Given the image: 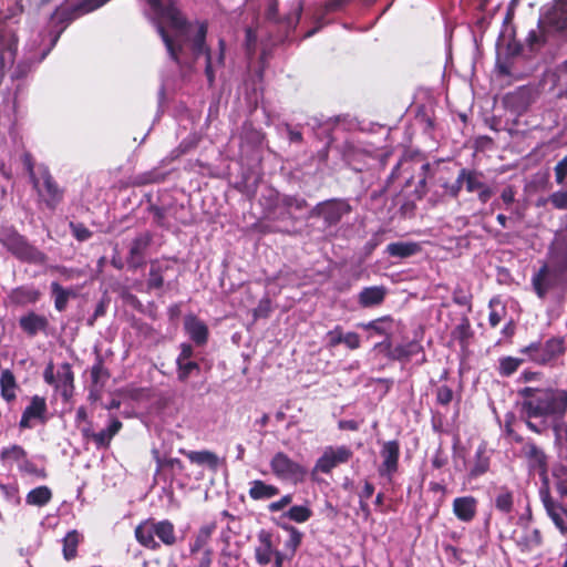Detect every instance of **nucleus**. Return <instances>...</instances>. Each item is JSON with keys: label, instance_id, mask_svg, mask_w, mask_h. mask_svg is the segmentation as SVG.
I'll list each match as a JSON object with an SVG mask.
<instances>
[{"label": "nucleus", "instance_id": "obj_1", "mask_svg": "<svg viewBox=\"0 0 567 567\" xmlns=\"http://www.w3.org/2000/svg\"><path fill=\"white\" fill-rule=\"evenodd\" d=\"M517 408L526 427L538 435L548 426L546 420L561 421L567 414V389L558 386H524L517 390Z\"/></svg>", "mask_w": 567, "mask_h": 567}, {"label": "nucleus", "instance_id": "obj_2", "mask_svg": "<svg viewBox=\"0 0 567 567\" xmlns=\"http://www.w3.org/2000/svg\"><path fill=\"white\" fill-rule=\"evenodd\" d=\"M153 13V20L169 58L182 65V53L184 44L177 42L167 31V28L174 30L181 35L188 33L192 22L181 9L178 0H145Z\"/></svg>", "mask_w": 567, "mask_h": 567}, {"label": "nucleus", "instance_id": "obj_3", "mask_svg": "<svg viewBox=\"0 0 567 567\" xmlns=\"http://www.w3.org/2000/svg\"><path fill=\"white\" fill-rule=\"evenodd\" d=\"M566 338L551 336L545 341H533L519 349L526 361L542 368L555 369L563 364L566 354Z\"/></svg>", "mask_w": 567, "mask_h": 567}, {"label": "nucleus", "instance_id": "obj_4", "mask_svg": "<svg viewBox=\"0 0 567 567\" xmlns=\"http://www.w3.org/2000/svg\"><path fill=\"white\" fill-rule=\"evenodd\" d=\"M0 244L19 261L42 265L47 255L32 245L14 226L0 225Z\"/></svg>", "mask_w": 567, "mask_h": 567}, {"label": "nucleus", "instance_id": "obj_5", "mask_svg": "<svg viewBox=\"0 0 567 567\" xmlns=\"http://www.w3.org/2000/svg\"><path fill=\"white\" fill-rule=\"evenodd\" d=\"M110 0H65L51 14V23L56 29L53 42L76 19L103 7Z\"/></svg>", "mask_w": 567, "mask_h": 567}, {"label": "nucleus", "instance_id": "obj_6", "mask_svg": "<svg viewBox=\"0 0 567 567\" xmlns=\"http://www.w3.org/2000/svg\"><path fill=\"white\" fill-rule=\"evenodd\" d=\"M538 496L547 516L555 527L564 534L567 528V496L554 492L550 482L540 484Z\"/></svg>", "mask_w": 567, "mask_h": 567}, {"label": "nucleus", "instance_id": "obj_7", "mask_svg": "<svg viewBox=\"0 0 567 567\" xmlns=\"http://www.w3.org/2000/svg\"><path fill=\"white\" fill-rule=\"evenodd\" d=\"M352 212V206L347 198H330L316 204L309 212V218H319L323 227H336L344 216Z\"/></svg>", "mask_w": 567, "mask_h": 567}, {"label": "nucleus", "instance_id": "obj_8", "mask_svg": "<svg viewBox=\"0 0 567 567\" xmlns=\"http://www.w3.org/2000/svg\"><path fill=\"white\" fill-rule=\"evenodd\" d=\"M530 284L535 295L544 300L550 291L567 287V274L543 264L532 276Z\"/></svg>", "mask_w": 567, "mask_h": 567}, {"label": "nucleus", "instance_id": "obj_9", "mask_svg": "<svg viewBox=\"0 0 567 567\" xmlns=\"http://www.w3.org/2000/svg\"><path fill=\"white\" fill-rule=\"evenodd\" d=\"M270 468L272 474L281 480L289 481L293 484L303 483L308 475V470L301 463L293 461L285 452H277L270 460Z\"/></svg>", "mask_w": 567, "mask_h": 567}, {"label": "nucleus", "instance_id": "obj_10", "mask_svg": "<svg viewBox=\"0 0 567 567\" xmlns=\"http://www.w3.org/2000/svg\"><path fill=\"white\" fill-rule=\"evenodd\" d=\"M375 348L383 349L386 358L392 361L406 363L416 355H421L420 360L417 361L419 365H422L427 361L424 347L422 346L421 341L416 339L405 343H400L394 348L392 347L391 340H383L382 342L377 343Z\"/></svg>", "mask_w": 567, "mask_h": 567}, {"label": "nucleus", "instance_id": "obj_11", "mask_svg": "<svg viewBox=\"0 0 567 567\" xmlns=\"http://www.w3.org/2000/svg\"><path fill=\"white\" fill-rule=\"evenodd\" d=\"M33 188L37 190L40 202L50 210H54L64 196V190L58 185L48 167L40 168L38 186H33Z\"/></svg>", "mask_w": 567, "mask_h": 567}, {"label": "nucleus", "instance_id": "obj_12", "mask_svg": "<svg viewBox=\"0 0 567 567\" xmlns=\"http://www.w3.org/2000/svg\"><path fill=\"white\" fill-rule=\"evenodd\" d=\"M522 454L526 461L529 474H538L540 484L550 482L548 476L549 457L544 449L534 441H527L522 447Z\"/></svg>", "mask_w": 567, "mask_h": 567}, {"label": "nucleus", "instance_id": "obj_13", "mask_svg": "<svg viewBox=\"0 0 567 567\" xmlns=\"http://www.w3.org/2000/svg\"><path fill=\"white\" fill-rule=\"evenodd\" d=\"M353 456L352 450L347 445L337 447L328 446L317 460L313 472L330 474L332 470L341 464L348 463Z\"/></svg>", "mask_w": 567, "mask_h": 567}, {"label": "nucleus", "instance_id": "obj_14", "mask_svg": "<svg viewBox=\"0 0 567 567\" xmlns=\"http://www.w3.org/2000/svg\"><path fill=\"white\" fill-rule=\"evenodd\" d=\"M482 178L483 173L475 169L462 168L458 172V183H461V188L464 185L467 193L476 192L478 200L482 204H486L494 195V190L491 186L485 184Z\"/></svg>", "mask_w": 567, "mask_h": 567}, {"label": "nucleus", "instance_id": "obj_15", "mask_svg": "<svg viewBox=\"0 0 567 567\" xmlns=\"http://www.w3.org/2000/svg\"><path fill=\"white\" fill-rule=\"evenodd\" d=\"M380 455L382 463L378 468V473L381 477H386L392 481L394 474L399 470L400 460V443L398 440L385 441L381 445Z\"/></svg>", "mask_w": 567, "mask_h": 567}, {"label": "nucleus", "instance_id": "obj_16", "mask_svg": "<svg viewBox=\"0 0 567 567\" xmlns=\"http://www.w3.org/2000/svg\"><path fill=\"white\" fill-rule=\"evenodd\" d=\"M303 4L302 2H298L292 12L288 13L284 17V19L279 18L278 2L277 0H272L266 10V19L268 21L281 24L285 29V37L288 38L291 32H293L300 21L302 13Z\"/></svg>", "mask_w": 567, "mask_h": 567}, {"label": "nucleus", "instance_id": "obj_17", "mask_svg": "<svg viewBox=\"0 0 567 567\" xmlns=\"http://www.w3.org/2000/svg\"><path fill=\"white\" fill-rule=\"evenodd\" d=\"M19 328L28 338L39 333L48 334L50 321L47 316L29 310L19 318Z\"/></svg>", "mask_w": 567, "mask_h": 567}, {"label": "nucleus", "instance_id": "obj_18", "mask_svg": "<svg viewBox=\"0 0 567 567\" xmlns=\"http://www.w3.org/2000/svg\"><path fill=\"white\" fill-rule=\"evenodd\" d=\"M533 102V92L527 86H519L513 92H508L503 97V104L506 110L519 116L524 114Z\"/></svg>", "mask_w": 567, "mask_h": 567}, {"label": "nucleus", "instance_id": "obj_19", "mask_svg": "<svg viewBox=\"0 0 567 567\" xmlns=\"http://www.w3.org/2000/svg\"><path fill=\"white\" fill-rule=\"evenodd\" d=\"M48 405L43 396L33 395L29 405L22 412L19 427L21 430L31 429V420H38L41 424L48 421Z\"/></svg>", "mask_w": 567, "mask_h": 567}, {"label": "nucleus", "instance_id": "obj_20", "mask_svg": "<svg viewBox=\"0 0 567 567\" xmlns=\"http://www.w3.org/2000/svg\"><path fill=\"white\" fill-rule=\"evenodd\" d=\"M258 545L255 548V559L260 566H267L272 561L277 546L275 535L267 529H260L257 534Z\"/></svg>", "mask_w": 567, "mask_h": 567}, {"label": "nucleus", "instance_id": "obj_21", "mask_svg": "<svg viewBox=\"0 0 567 567\" xmlns=\"http://www.w3.org/2000/svg\"><path fill=\"white\" fill-rule=\"evenodd\" d=\"M42 298V291L34 285H21L12 288L7 299L11 306L25 307L38 303Z\"/></svg>", "mask_w": 567, "mask_h": 567}, {"label": "nucleus", "instance_id": "obj_22", "mask_svg": "<svg viewBox=\"0 0 567 567\" xmlns=\"http://www.w3.org/2000/svg\"><path fill=\"white\" fill-rule=\"evenodd\" d=\"M152 239L153 237L150 233H143L132 240L127 256V264L130 268L136 270L144 265L145 252L150 247Z\"/></svg>", "mask_w": 567, "mask_h": 567}, {"label": "nucleus", "instance_id": "obj_23", "mask_svg": "<svg viewBox=\"0 0 567 567\" xmlns=\"http://www.w3.org/2000/svg\"><path fill=\"white\" fill-rule=\"evenodd\" d=\"M217 525L215 522L205 524L198 528L188 543L189 555H197L206 550H214L210 546L212 536Z\"/></svg>", "mask_w": 567, "mask_h": 567}, {"label": "nucleus", "instance_id": "obj_24", "mask_svg": "<svg viewBox=\"0 0 567 567\" xmlns=\"http://www.w3.org/2000/svg\"><path fill=\"white\" fill-rule=\"evenodd\" d=\"M184 329L196 346H204L208 341L209 330L207 324L197 316L189 313L185 316Z\"/></svg>", "mask_w": 567, "mask_h": 567}, {"label": "nucleus", "instance_id": "obj_25", "mask_svg": "<svg viewBox=\"0 0 567 567\" xmlns=\"http://www.w3.org/2000/svg\"><path fill=\"white\" fill-rule=\"evenodd\" d=\"M173 267L168 259H154L150 262L148 278L146 280V287L148 291L159 290L164 287L165 274L172 270Z\"/></svg>", "mask_w": 567, "mask_h": 567}, {"label": "nucleus", "instance_id": "obj_26", "mask_svg": "<svg viewBox=\"0 0 567 567\" xmlns=\"http://www.w3.org/2000/svg\"><path fill=\"white\" fill-rule=\"evenodd\" d=\"M478 501L472 496H461L453 501V514L455 517L463 522H472L477 514Z\"/></svg>", "mask_w": 567, "mask_h": 567}, {"label": "nucleus", "instance_id": "obj_27", "mask_svg": "<svg viewBox=\"0 0 567 567\" xmlns=\"http://www.w3.org/2000/svg\"><path fill=\"white\" fill-rule=\"evenodd\" d=\"M196 24L197 31L189 41V48L195 59L204 55L206 61L208 58H212V50L206 43L208 23L207 21H197Z\"/></svg>", "mask_w": 567, "mask_h": 567}, {"label": "nucleus", "instance_id": "obj_28", "mask_svg": "<svg viewBox=\"0 0 567 567\" xmlns=\"http://www.w3.org/2000/svg\"><path fill=\"white\" fill-rule=\"evenodd\" d=\"M123 427V423L117 417H112L110 425L97 432L93 433L89 429L83 430V435L85 437H91L95 443L97 449L109 447L112 439L121 431Z\"/></svg>", "mask_w": 567, "mask_h": 567}, {"label": "nucleus", "instance_id": "obj_29", "mask_svg": "<svg viewBox=\"0 0 567 567\" xmlns=\"http://www.w3.org/2000/svg\"><path fill=\"white\" fill-rule=\"evenodd\" d=\"M544 264L567 274V239L557 240L549 246L547 261Z\"/></svg>", "mask_w": 567, "mask_h": 567}, {"label": "nucleus", "instance_id": "obj_30", "mask_svg": "<svg viewBox=\"0 0 567 567\" xmlns=\"http://www.w3.org/2000/svg\"><path fill=\"white\" fill-rule=\"evenodd\" d=\"M179 453L185 455L192 464L205 466L212 472H216L219 467V457L215 452L208 450L186 451L184 449H179Z\"/></svg>", "mask_w": 567, "mask_h": 567}, {"label": "nucleus", "instance_id": "obj_31", "mask_svg": "<svg viewBox=\"0 0 567 567\" xmlns=\"http://www.w3.org/2000/svg\"><path fill=\"white\" fill-rule=\"evenodd\" d=\"M153 529L154 519L148 518L141 522L135 527L134 535L140 545L151 550H157L161 547V545L155 539V533L153 532Z\"/></svg>", "mask_w": 567, "mask_h": 567}, {"label": "nucleus", "instance_id": "obj_32", "mask_svg": "<svg viewBox=\"0 0 567 567\" xmlns=\"http://www.w3.org/2000/svg\"><path fill=\"white\" fill-rule=\"evenodd\" d=\"M152 455L156 463V473L163 472L173 480L185 471L184 463L177 457H162L156 449L152 451Z\"/></svg>", "mask_w": 567, "mask_h": 567}, {"label": "nucleus", "instance_id": "obj_33", "mask_svg": "<svg viewBox=\"0 0 567 567\" xmlns=\"http://www.w3.org/2000/svg\"><path fill=\"white\" fill-rule=\"evenodd\" d=\"M388 290L384 286L364 287L358 295V303L362 308H372L384 302Z\"/></svg>", "mask_w": 567, "mask_h": 567}, {"label": "nucleus", "instance_id": "obj_34", "mask_svg": "<svg viewBox=\"0 0 567 567\" xmlns=\"http://www.w3.org/2000/svg\"><path fill=\"white\" fill-rule=\"evenodd\" d=\"M55 389L61 390V394L65 400L71 398L74 390V373L69 362L60 365L56 373Z\"/></svg>", "mask_w": 567, "mask_h": 567}, {"label": "nucleus", "instance_id": "obj_35", "mask_svg": "<svg viewBox=\"0 0 567 567\" xmlns=\"http://www.w3.org/2000/svg\"><path fill=\"white\" fill-rule=\"evenodd\" d=\"M393 321V318L390 315H386L369 322H359L357 327L365 331H372L378 336H383L385 337L384 340H391Z\"/></svg>", "mask_w": 567, "mask_h": 567}, {"label": "nucleus", "instance_id": "obj_36", "mask_svg": "<svg viewBox=\"0 0 567 567\" xmlns=\"http://www.w3.org/2000/svg\"><path fill=\"white\" fill-rule=\"evenodd\" d=\"M421 251V246L415 241H395L386 246L385 252L390 257L405 259Z\"/></svg>", "mask_w": 567, "mask_h": 567}, {"label": "nucleus", "instance_id": "obj_37", "mask_svg": "<svg viewBox=\"0 0 567 567\" xmlns=\"http://www.w3.org/2000/svg\"><path fill=\"white\" fill-rule=\"evenodd\" d=\"M473 336L474 331L472 330L471 321L467 316H463L458 324H456L451 332L452 339L460 343L462 350H466L468 348Z\"/></svg>", "mask_w": 567, "mask_h": 567}, {"label": "nucleus", "instance_id": "obj_38", "mask_svg": "<svg viewBox=\"0 0 567 567\" xmlns=\"http://www.w3.org/2000/svg\"><path fill=\"white\" fill-rule=\"evenodd\" d=\"M153 532L155 533V536L159 539V542L167 547L174 546L177 542L175 526L168 519L159 522L154 520Z\"/></svg>", "mask_w": 567, "mask_h": 567}, {"label": "nucleus", "instance_id": "obj_39", "mask_svg": "<svg viewBox=\"0 0 567 567\" xmlns=\"http://www.w3.org/2000/svg\"><path fill=\"white\" fill-rule=\"evenodd\" d=\"M279 488L275 485L267 484L261 480H255L250 483L249 497L254 501L269 499L279 494Z\"/></svg>", "mask_w": 567, "mask_h": 567}, {"label": "nucleus", "instance_id": "obj_40", "mask_svg": "<svg viewBox=\"0 0 567 567\" xmlns=\"http://www.w3.org/2000/svg\"><path fill=\"white\" fill-rule=\"evenodd\" d=\"M495 508L503 514H511L514 509V494L513 491L503 485L496 488L494 498Z\"/></svg>", "mask_w": 567, "mask_h": 567}, {"label": "nucleus", "instance_id": "obj_41", "mask_svg": "<svg viewBox=\"0 0 567 567\" xmlns=\"http://www.w3.org/2000/svg\"><path fill=\"white\" fill-rule=\"evenodd\" d=\"M51 499L52 491L45 485L31 489L25 496L27 504L38 507L45 506Z\"/></svg>", "mask_w": 567, "mask_h": 567}, {"label": "nucleus", "instance_id": "obj_42", "mask_svg": "<svg viewBox=\"0 0 567 567\" xmlns=\"http://www.w3.org/2000/svg\"><path fill=\"white\" fill-rule=\"evenodd\" d=\"M51 292L54 297V308L62 312L66 309L69 300L74 297L75 293L71 289L62 287L59 282L53 281L51 284Z\"/></svg>", "mask_w": 567, "mask_h": 567}, {"label": "nucleus", "instance_id": "obj_43", "mask_svg": "<svg viewBox=\"0 0 567 567\" xmlns=\"http://www.w3.org/2000/svg\"><path fill=\"white\" fill-rule=\"evenodd\" d=\"M526 361V358L502 357L498 359L497 373L503 378H509L516 373L519 367Z\"/></svg>", "mask_w": 567, "mask_h": 567}, {"label": "nucleus", "instance_id": "obj_44", "mask_svg": "<svg viewBox=\"0 0 567 567\" xmlns=\"http://www.w3.org/2000/svg\"><path fill=\"white\" fill-rule=\"evenodd\" d=\"M489 470V457L486 455L484 447H478L475 453V461L468 475L471 478H477Z\"/></svg>", "mask_w": 567, "mask_h": 567}, {"label": "nucleus", "instance_id": "obj_45", "mask_svg": "<svg viewBox=\"0 0 567 567\" xmlns=\"http://www.w3.org/2000/svg\"><path fill=\"white\" fill-rule=\"evenodd\" d=\"M551 476L554 481L553 491L563 496H567V465H555L551 471Z\"/></svg>", "mask_w": 567, "mask_h": 567}, {"label": "nucleus", "instance_id": "obj_46", "mask_svg": "<svg viewBox=\"0 0 567 567\" xmlns=\"http://www.w3.org/2000/svg\"><path fill=\"white\" fill-rule=\"evenodd\" d=\"M81 535L78 530H70L63 538V557L65 560H72L78 555V546L80 544Z\"/></svg>", "mask_w": 567, "mask_h": 567}, {"label": "nucleus", "instance_id": "obj_47", "mask_svg": "<svg viewBox=\"0 0 567 567\" xmlns=\"http://www.w3.org/2000/svg\"><path fill=\"white\" fill-rule=\"evenodd\" d=\"M1 395L10 402L16 399L14 389L17 386L16 378L10 370H3L0 378Z\"/></svg>", "mask_w": 567, "mask_h": 567}, {"label": "nucleus", "instance_id": "obj_48", "mask_svg": "<svg viewBox=\"0 0 567 567\" xmlns=\"http://www.w3.org/2000/svg\"><path fill=\"white\" fill-rule=\"evenodd\" d=\"M166 173L159 172L157 168L152 171L138 174L134 177L133 185L134 186H144L148 184H156L164 182L166 178Z\"/></svg>", "mask_w": 567, "mask_h": 567}, {"label": "nucleus", "instance_id": "obj_49", "mask_svg": "<svg viewBox=\"0 0 567 567\" xmlns=\"http://www.w3.org/2000/svg\"><path fill=\"white\" fill-rule=\"evenodd\" d=\"M308 202L298 195H282L280 198V206L284 207L288 213L291 210L302 212L308 207Z\"/></svg>", "mask_w": 567, "mask_h": 567}, {"label": "nucleus", "instance_id": "obj_50", "mask_svg": "<svg viewBox=\"0 0 567 567\" xmlns=\"http://www.w3.org/2000/svg\"><path fill=\"white\" fill-rule=\"evenodd\" d=\"M110 373L104 367L103 360L97 357L95 363L91 368V380L94 385H104L109 380Z\"/></svg>", "mask_w": 567, "mask_h": 567}, {"label": "nucleus", "instance_id": "obj_51", "mask_svg": "<svg viewBox=\"0 0 567 567\" xmlns=\"http://www.w3.org/2000/svg\"><path fill=\"white\" fill-rule=\"evenodd\" d=\"M286 516L298 524L306 523L312 516V511L305 505H295L289 508Z\"/></svg>", "mask_w": 567, "mask_h": 567}, {"label": "nucleus", "instance_id": "obj_52", "mask_svg": "<svg viewBox=\"0 0 567 567\" xmlns=\"http://www.w3.org/2000/svg\"><path fill=\"white\" fill-rule=\"evenodd\" d=\"M147 210L153 215L154 224L163 229H169L171 225L166 218L167 208L151 204Z\"/></svg>", "mask_w": 567, "mask_h": 567}, {"label": "nucleus", "instance_id": "obj_53", "mask_svg": "<svg viewBox=\"0 0 567 567\" xmlns=\"http://www.w3.org/2000/svg\"><path fill=\"white\" fill-rule=\"evenodd\" d=\"M282 528L289 533V539L286 542L285 546L291 551V555H295L298 547L301 545L302 533L291 525H282Z\"/></svg>", "mask_w": 567, "mask_h": 567}, {"label": "nucleus", "instance_id": "obj_54", "mask_svg": "<svg viewBox=\"0 0 567 567\" xmlns=\"http://www.w3.org/2000/svg\"><path fill=\"white\" fill-rule=\"evenodd\" d=\"M27 457V451L18 444H13L9 447H4L0 452V458L2 461L12 460L14 462L22 461Z\"/></svg>", "mask_w": 567, "mask_h": 567}, {"label": "nucleus", "instance_id": "obj_55", "mask_svg": "<svg viewBox=\"0 0 567 567\" xmlns=\"http://www.w3.org/2000/svg\"><path fill=\"white\" fill-rule=\"evenodd\" d=\"M177 365V379L181 382H186L190 374L196 371H200V367L195 361L178 362Z\"/></svg>", "mask_w": 567, "mask_h": 567}, {"label": "nucleus", "instance_id": "obj_56", "mask_svg": "<svg viewBox=\"0 0 567 567\" xmlns=\"http://www.w3.org/2000/svg\"><path fill=\"white\" fill-rule=\"evenodd\" d=\"M69 227L73 237L79 241H85L93 236V233L83 223L71 221Z\"/></svg>", "mask_w": 567, "mask_h": 567}, {"label": "nucleus", "instance_id": "obj_57", "mask_svg": "<svg viewBox=\"0 0 567 567\" xmlns=\"http://www.w3.org/2000/svg\"><path fill=\"white\" fill-rule=\"evenodd\" d=\"M430 172H431V164L430 163H424L421 166V174H420L419 185L416 186V188L414 190L415 197L417 199H421L426 194V179L429 177Z\"/></svg>", "mask_w": 567, "mask_h": 567}, {"label": "nucleus", "instance_id": "obj_58", "mask_svg": "<svg viewBox=\"0 0 567 567\" xmlns=\"http://www.w3.org/2000/svg\"><path fill=\"white\" fill-rule=\"evenodd\" d=\"M439 185L444 189V195L456 199L461 193V183H458V176L454 183H449L447 179L440 177Z\"/></svg>", "mask_w": 567, "mask_h": 567}, {"label": "nucleus", "instance_id": "obj_59", "mask_svg": "<svg viewBox=\"0 0 567 567\" xmlns=\"http://www.w3.org/2000/svg\"><path fill=\"white\" fill-rule=\"evenodd\" d=\"M547 202L558 210L567 209V190H557L551 193Z\"/></svg>", "mask_w": 567, "mask_h": 567}, {"label": "nucleus", "instance_id": "obj_60", "mask_svg": "<svg viewBox=\"0 0 567 567\" xmlns=\"http://www.w3.org/2000/svg\"><path fill=\"white\" fill-rule=\"evenodd\" d=\"M436 403L443 406L449 405L454 396L452 388L449 385H440L435 390Z\"/></svg>", "mask_w": 567, "mask_h": 567}, {"label": "nucleus", "instance_id": "obj_61", "mask_svg": "<svg viewBox=\"0 0 567 567\" xmlns=\"http://www.w3.org/2000/svg\"><path fill=\"white\" fill-rule=\"evenodd\" d=\"M555 182L557 185H565L567 178V155H565L554 167Z\"/></svg>", "mask_w": 567, "mask_h": 567}, {"label": "nucleus", "instance_id": "obj_62", "mask_svg": "<svg viewBox=\"0 0 567 567\" xmlns=\"http://www.w3.org/2000/svg\"><path fill=\"white\" fill-rule=\"evenodd\" d=\"M195 561V567H212L214 561V550H206L197 555H190Z\"/></svg>", "mask_w": 567, "mask_h": 567}, {"label": "nucleus", "instance_id": "obj_63", "mask_svg": "<svg viewBox=\"0 0 567 567\" xmlns=\"http://www.w3.org/2000/svg\"><path fill=\"white\" fill-rule=\"evenodd\" d=\"M545 43V38L537 30H530L526 38V44L530 51L539 49Z\"/></svg>", "mask_w": 567, "mask_h": 567}, {"label": "nucleus", "instance_id": "obj_64", "mask_svg": "<svg viewBox=\"0 0 567 567\" xmlns=\"http://www.w3.org/2000/svg\"><path fill=\"white\" fill-rule=\"evenodd\" d=\"M555 16L557 18V23H560V28L567 27V0H561L557 3Z\"/></svg>", "mask_w": 567, "mask_h": 567}]
</instances>
